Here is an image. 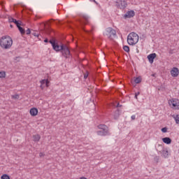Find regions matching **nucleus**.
Returning <instances> with one entry per match:
<instances>
[{
	"instance_id": "obj_1",
	"label": "nucleus",
	"mask_w": 179,
	"mask_h": 179,
	"mask_svg": "<svg viewBox=\"0 0 179 179\" xmlns=\"http://www.w3.org/2000/svg\"><path fill=\"white\" fill-rule=\"evenodd\" d=\"M13 44V40H12L10 36H3L0 39V47H1L3 50H9Z\"/></svg>"
},
{
	"instance_id": "obj_2",
	"label": "nucleus",
	"mask_w": 179,
	"mask_h": 179,
	"mask_svg": "<svg viewBox=\"0 0 179 179\" xmlns=\"http://www.w3.org/2000/svg\"><path fill=\"white\" fill-rule=\"evenodd\" d=\"M97 128L101 129L96 131L97 135L99 136H110V135H111V133H110V129H108L107 125L99 124L97 126Z\"/></svg>"
},
{
	"instance_id": "obj_3",
	"label": "nucleus",
	"mask_w": 179,
	"mask_h": 179,
	"mask_svg": "<svg viewBox=\"0 0 179 179\" xmlns=\"http://www.w3.org/2000/svg\"><path fill=\"white\" fill-rule=\"evenodd\" d=\"M139 41V35L135 32H131L127 36V43L129 45H135Z\"/></svg>"
},
{
	"instance_id": "obj_4",
	"label": "nucleus",
	"mask_w": 179,
	"mask_h": 179,
	"mask_svg": "<svg viewBox=\"0 0 179 179\" xmlns=\"http://www.w3.org/2000/svg\"><path fill=\"white\" fill-rule=\"evenodd\" d=\"M103 36H106L108 38L113 40V38H115V37H117V31L112 27H108L103 32Z\"/></svg>"
},
{
	"instance_id": "obj_5",
	"label": "nucleus",
	"mask_w": 179,
	"mask_h": 179,
	"mask_svg": "<svg viewBox=\"0 0 179 179\" xmlns=\"http://www.w3.org/2000/svg\"><path fill=\"white\" fill-rule=\"evenodd\" d=\"M115 3L117 9H125L128 6V3L125 0H116Z\"/></svg>"
},
{
	"instance_id": "obj_6",
	"label": "nucleus",
	"mask_w": 179,
	"mask_h": 179,
	"mask_svg": "<svg viewBox=\"0 0 179 179\" xmlns=\"http://www.w3.org/2000/svg\"><path fill=\"white\" fill-rule=\"evenodd\" d=\"M169 104L173 110H179V100L177 99H172L169 101Z\"/></svg>"
},
{
	"instance_id": "obj_7",
	"label": "nucleus",
	"mask_w": 179,
	"mask_h": 179,
	"mask_svg": "<svg viewBox=\"0 0 179 179\" xmlns=\"http://www.w3.org/2000/svg\"><path fill=\"white\" fill-rule=\"evenodd\" d=\"M62 54L64 58H70L71 57V51H69L68 47L65 45L63 47V49H62Z\"/></svg>"
},
{
	"instance_id": "obj_8",
	"label": "nucleus",
	"mask_w": 179,
	"mask_h": 179,
	"mask_svg": "<svg viewBox=\"0 0 179 179\" xmlns=\"http://www.w3.org/2000/svg\"><path fill=\"white\" fill-rule=\"evenodd\" d=\"M158 153H160L162 157H164V159L169 157V150H167V148H163L161 151H159Z\"/></svg>"
},
{
	"instance_id": "obj_9",
	"label": "nucleus",
	"mask_w": 179,
	"mask_h": 179,
	"mask_svg": "<svg viewBox=\"0 0 179 179\" xmlns=\"http://www.w3.org/2000/svg\"><path fill=\"white\" fill-rule=\"evenodd\" d=\"M135 16V11L130 10L127 12V13L124 15V19H131V17H134Z\"/></svg>"
},
{
	"instance_id": "obj_10",
	"label": "nucleus",
	"mask_w": 179,
	"mask_h": 179,
	"mask_svg": "<svg viewBox=\"0 0 179 179\" xmlns=\"http://www.w3.org/2000/svg\"><path fill=\"white\" fill-rule=\"evenodd\" d=\"M179 74V70L178 68L177 67H173L172 69V70L171 71V76H173V78H177V76H178Z\"/></svg>"
},
{
	"instance_id": "obj_11",
	"label": "nucleus",
	"mask_w": 179,
	"mask_h": 179,
	"mask_svg": "<svg viewBox=\"0 0 179 179\" xmlns=\"http://www.w3.org/2000/svg\"><path fill=\"white\" fill-rule=\"evenodd\" d=\"M64 46L65 45H62L59 46V45L55 43V45L52 46V48H53V50H55V51H57V52L62 51V50H64Z\"/></svg>"
},
{
	"instance_id": "obj_12",
	"label": "nucleus",
	"mask_w": 179,
	"mask_h": 179,
	"mask_svg": "<svg viewBox=\"0 0 179 179\" xmlns=\"http://www.w3.org/2000/svg\"><path fill=\"white\" fill-rule=\"evenodd\" d=\"M29 113L31 115H32V117H36V115L38 114V110L37 109V108H32L30 109Z\"/></svg>"
},
{
	"instance_id": "obj_13",
	"label": "nucleus",
	"mask_w": 179,
	"mask_h": 179,
	"mask_svg": "<svg viewBox=\"0 0 179 179\" xmlns=\"http://www.w3.org/2000/svg\"><path fill=\"white\" fill-rule=\"evenodd\" d=\"M155 58H156V53H152L148 56V59L150 64H153V61Z\"/></svg>"
},
{
	"instance_id": "obj_14",
	"label": "nucleus",
	"mask_w": 179,
	"mask_h": 179,
	"mask_svg": "<svg viewBox=\"0 0 179 179\" xmlns=\"http://www.w3.org/2000/svg\"><path fill=\"white\" fill-rule=\"evenodd\" d=\"M162 141L164 142V143H166V145H170V143H171V138L169 137H165L162 138Z\"/></svg>"
},
{
	"instance_id": "obj_15",
	"label": "nucleus",
	"mask_w": 179,
	"mask_h": 179,
	"mask_svg": "<svg viewBox=\"0 0 179 179\" xmlns=\"http://www.w3.org/2000/svg\"><path fill=\"white\" fill-rule=\"evenodd\" d=\"M41 139V136H40V134H36L33 136V141L34 142H38Z\"/></svg>"
},
{
	"instance_id": "obj_16",
	"label": "nucleus",
	"mask_w": 179,
	"mask_h": 179,
	"mask_svg": "<svg viewBox=\"0 0 179 179\" xmlns=\"http://www.w3.org/2000/svg\"><path fill=\"white\" fill-rule=\"evenodd\" d=\"M9 22L15 23V24H16L17 27L20 26V23L19 22V21L16 20V19L15 18H10Z\"/></svg>"
},
{
	"instance_id": "obj_17",
	"label": "nucleus",
	"mask_w": 179,
	"mask_h": 179,
	"mask_svg": "<svg viewBox=\"0 0 179 179\" xmlns=\"http://www.w3.org/2000/svg\"><path fill=\"white\" fill-rule=\"evenodd\" d=\"M134 82L136 84L141 83V82H142V78L141 76L136 77V78H134Z\"/></svg>"
},
{
	"instance_id": "obj_18",
	"label": "nucleus",
	"mask_w": 179,
	"mask_h": 179,
	"mask_svg": "<svg viewBox=\"0 0 179 179\" xmlns=\"http://www.w3.org/2000/svg\"><path fill=\"white\" fill-rule=\"evenodd\" d=\"M172 117L176 121V124H179V115H173Z\"/></svg>"
},
{
	"instance_id": "obj_19",
	"label": "nucleus",
	"mask_w": 179,
	"mask_h": 179,
	"mask_svg": "<svg viewBox=\"0 0 179 179\" xmlns=\"http://www.w3.org/2000/svg\"><path fill=\"white\" fill-rule=\"evenodd\" d=\"M17 27L18 28L21 34H24L26 33V31H24V29H23V27H20V25H18Z\"/></svg>"
},
{
	"instance_id": "obj_20",
	"label": "nucleus",
	"mask_w": 179,
	"mask_h": 179,
	"mask_svg": "<svg viewBox=\"0 0 179 179\" xmlns=\"http://www.w3.org/2000/svg\"><path fill=\"white\" fill-rule=\"evenodd\" d=\"M3 78H6V72L0 71V78L3 79Z\"/></svg>"
},
{
	"instance_id": "obj_21",
	"label": "nucleus",
	"mask_w": 179,
	"mask_h": 179,
	"mask_svg": "<svg viewBox=\"0 0 179 179\" xmlns=\"http://www.w3.org/2000/svg\"><path fill=\"white\" fill-rule=\"evenodd\" d=\"M48 80H45V79H44V80H41V85H46V86H48Z\"/></svg>"
},
{
	"instance_id": "obj_22",
	"label": "nucleus",
	"mask_w": 179,
	"mask_h": 179,
	"mask_svg": "<svg viewBox=\"0 0 179 179\" xmlns=\"http://www.w3.org/2000/svg\"><path fill=\"white\" fill-rule=\"evenodd\" d=\"M123 50L126 52H129V46H128V45L123 46Z\"/></svg>"
},
{
	"instance_id": "obj_23",
	"label": "nucleus",
	"mask_w": 179,
	"mask_h": 179,
	"mask_svg": "<svg viewBox=\"0 0 179 179\" xmlns=\"http://www.w3.org/2000/svg\"><path fill=\"white\" fill-rule=\"evenodd\" d=\"M118 117H120V113L117 111H116L114 114V118L115 120H117L118 118Z\"/></svg>"
},
{
	"instance_id": "obj_24",
	"label": "nucleus",
	"mask_w": 179,
	"mask_h": 179,
	"mask_svg": "<svg viewBox=\"0 0 179 179\" xmlns=\"http://www.w3.org/2000/svg\"><path fill=\"white\" fill-rule=\"evenodd\" d=\"M1 179H10V178L7 174H4L1 176Z\"/></svg>"
},
{
	"instance_id": "obj_25",
	"label": "nucleus",
	"mask_w": 179,
	"mask_h": 179,
	"mask_svg": "<svg viewBox=\"0 0 179 179\" xmlns=\"http://www.w3.org/2000/svg\"><path fill=\"white\" fill-rule=\"evenodd\" d=\"M12 99H14L15 100L19 99V94H14V95H12Z\"/></svg>"
},
{
	"instance_id": "obj_26",
	"label": "nucleus",
	"mask_w": 179,
	"mask_h": 179,
	"mask_svg": "<svg viewBox=\"0 0 179 179\" xmlns=\"http://www.w3.org/2000/svg\"><path fill=\"white\" fill-rule=\"evenodd\" d=\"M162 132H163L164 134H166V132H167V127H164L161 129Z\"/></svg>"
},
{
	"instance_id": "obj_27",
	"label": "nucleus",
	"mask_w": 179,
	"mask_h": 179,
	"mask_svg": "<svg viewBox=\"0 0 179 179\" xmlns=\"http://www.w3.org/2000/svg\"><path fill=\"white\" fill-rule=\"evenodd\" d=\"M32 36H34V37H38V36H40V34L37 32H34V33H32Z\"/></svg>"
},
{
	"instance_id": "obj_28",
	"label": "nucleus",
	"mask_w": 179,
	"mask_h": 179,
	"mask_svg": "<svg viewBox=\"0 0 179 179\" xmlns=\"http://www.w3.org/2000/svg\"><path fill=\"white\" fill-rule=\"evenodd\" d=\"M83 19H84V20H85V22H89V17L85 15V16H83Z\"/></svg>"
},
{
	"instance_id": "obj_29",
	"label": "nucleus",
	"mask_w": 179,
	"mask_h": 179,
	"mask_svg": "<svg viewBox=\"0 0 179 179\" xmlns=\"http://www.w3.org/2000/svg\"><path fill=\"white\" fill-rule=\"evenodd\" d=\"M49 43H50V44H52V46L53 47V46L55 45V41L50 40V41H49Z\"/></svg>"
},
{
	"instance_id": "obj_30",
	"label": "nucleus",
	"mask_w": 179,
	"mask_h": 179,
	"mask_svg": "<svg viewBox=\"0 0 179 179\" xmlns=\"http://www.w3.org/2000/svg\"><path fill=\"white\" fill-rule=\"evenodd\" d=\"M31 33V31L30 30V29H27V30L26 31V34L29 35Z\"/></svg>"
},
{
	"instance_id": "obj_31",
	"label": "nucleus",
	"mask_w": 179,
	"mask_h": 179,
	"mask_svg": "<svg viewBox=\"0 0 179 179\" xmlns=\"http://www.w3.org/2000/svg\"><path fill=\"white\" fill-rule=\"evenodd\" d=\"M79 22L80 23V24H85V22L82 20H79Z\"/></svg>"
},
{
	"instance_id": "obj_32",
	"label": "nucleus",
	"mask_w": 179,
	"mask_h": 179,
	"mask_svg": "<svg viewBox=\"0 0 179 179\" xmlns=\"http://www.w3.org/2000/svg\"><path fill=\"white\" fill-rule=\"evenodd\" d=\"M131 120H135L136 118V116L135 115H131Z\"/></svg>"
},
{
	"instance_id": "obj_33",
	"label": "nucleus",
	"mask_w": 179,
	"mask_h": 179,
	"mask_svg": "<svg viewBox=\"0 0 179 179\" xmlns=\"http://www.w3.org/2000/svg\"><path fill=\"white\" fill-rule=\"evenodd\" d=\"M39 156H40V157H44V153L40 152V153H39Z\"/></svg>"
},
{
	"instance_id": "obj_34",
	"label": "nucleus",
	"mask_w": 179,
	"mask_h": 179,
	"mask_svg": "<svg viewBox=\"0 0 179 179\" xmlns=\"http://www.w3.org/2000/svg\"><path fill=\"white\" fill-rule=\"evenodd\" d=\"M90 2H94V3H96L97 5V1H96V0H90Z\"/></svg>"
},
{
	"instance_id": "obj_35",
	"label": "nucleus",
	"mask_w": 179,
	"mask_h": 179,
	"mask_svg": "<svg viewBox=\"0 0 179 179\" xmlns=\"http://www.w3.org/2000/svg\"><path fill=\"white\" fill-rule=\"evenodd\" d=\"M87 76H88L87 74H85V75H84V79H87Z\"/></svg>"
},
{
	"instance_id": "obj_36",
	"label": "nucleus",
	"mask_w": 179,
	"mask_h": 179,
	"mask_svg": "<svg viewBox=\"0 0 179 179\" xmlns=\"http://www.w3.org/2000/svg\"><path fill=\"white\" fill-rule=\"evenodd\" d=\"M136 96H139V94H141V93L139 92H136Z\"/></svg>"
},
{
	"instance_id": "obj_37",
	"label": "nucleus",
	"mask_w": 179,
	"mask_h": 179,
	"mask_svg": "<svg viewBox=\"0 0 179 179\" xmlns=\"http://www.w3.org/2000/svg\"><path fill=\"white\" fill-rule=\"evenodd\" d=\"M117 107H122V105H120V103H117Z\"/></svg>"
},
{
	"instance_id": "obj_38",
	"label": "nucleus",
	"mask_w": 179,
	"mask_h": 179,
	"mask_svg": "<svg viewBox=\"0 0 179 179\" xmlns=\"http://www.w3.org/2000/svg\"><path fill=\"white\" fill-rule=\"evenodd\" d=\"M44 43H48V40L47 38H45V39L44 40Z\"/></svg>"
},
{
	"instance_id": "obj_39",
	"label": "nucleus",
	"mask_w": 179,
	"mask_h": 179,
	"mask_svg": "<svg viewBox=\"0 0 179 179\" xmlns=\"http://www.w3.org/2000/svg\"><path fill=\"white\" fill-rule=\"evenodd\" d=\"M80 179H87V178H86L85 177H81V178H80Z\"/></svg>"
},
{
	"instance_id": "obj_40",
	"label": "nucleus",
	"mask_w": 179,
	"mask_h": 179,
	"mask_svg": "<svg viewBox=\"0 0 179 179\" xmlns=\"http://www.w3.org/2000/svg\"><path fill=\"white\" fill-rule=\"evenodd\" d=\"M169 54H173V50H170Z\"/></svg>"
},
{
	"instance_id": "obj_41",
	"label": "nucleus",
	"mask_w": 179,
	"mask_h": 179,
	"mask_svg": "<svg viewBox=\"0 0 179 179\" xmlns=\"http://www.w3.org/2000/svg\"><path fill=\"white\" fill-rule=\"evenodd\" d=\"M136 99H138V95L135 94V96H134Z\"/></svg>"
},
{
	"instance_id": "obj_42",
	"label": "nucleus",
	"mask_w": 179,
	"mask_h": 179,
	"mask_svg": "<svg viewBox=\"0 0 179 179\" xmlns=\"http://www.w3.org/2000/svg\"><path fill=\"white\" fill-rule=\"evenodd\" d=\"M10 27H12V25H10Z\"/></svg>"
}]
</instances>
